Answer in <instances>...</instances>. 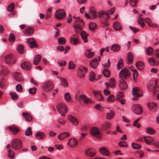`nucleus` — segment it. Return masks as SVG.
<instances>
[{"label": "nucleus", "instance_id": "1", "mask_svg": "<svg viewBox=\"0 0 159 159\" xmlns=\"http://www.w3.org/2000/svg\"><path fill=\"white\" fill-rule=\"evenodd\" d=\"M54 87L53 83L50 81H46L44 82L42 85V89L46 92H50Z\"/></svg>", "mask_w": 159, "mask_h": 159}, {"label": "nucleus", "instance_id": "2", "mask_svg": "<svg viewBox=\"0 0 159 159\" xmlns=\"http://www.w3.org/2000/svg\"><path fill=\"white\" fill-rule=\"evenodd\" d=\"M22 142L17 139H14L11 143V147L15 150H18L22 148Z\"/></svg>", "mask_w": 159, "mask_h": 159}, {"label": "nucleus", "instance_id": "3", "mask_svg": "<svg viewBox=\"0 0 159 159\" xmlns=\"http://www.w3.org/2000/svg\"><path fill=\"white\" fill-rule=\"evenodd\" d=\"M157 80L154 79L150 80L147 84V88L149 91H151L156 89Z\"/></svg>", "mask_w": 159, "mask_h": 159}, {"label": "nucleus", "instance_id": "4", "mask_svg": "<svg viewBox=\"0 0 159 159\" xmlns=\"http://www.w3.org/2000/svg\"><path fill=\"white\" fill-rule=\"evenodd\" d=\"M90 133L92 136L99 139L102 137V134L97 127L92 128L90 130Z\"/></svg>", "mask_w": 159, "mask_h": 159}, {"label": "nucleus", "instance_id": "5", "mask_svg": "<svg viewBox=\"0 0 159 159\" xmlns=\"http://www.w3.org/2000/svg\"><path fill=\"white\" fill-rule=\"evenodd\" d=\"M115 10V8L113 7L111 8L110 10L107 11V12H105L103 11H101L98 12V16L100 18H103V17H104V16L105 15H106V17L107 18H110V16L109 15V14H113L114 12V11Z\"/></svg>", "mask_w": 159, "mask_h": 159}, {"label": "nucleus", "instance_id": "6", "mask_svg": "<svg viewBox=\"0 0 159 159\" xmlns=\"http://www.w3.org/2000/svg\"><path fill=\"white\" fill-rule=\"evenodd\" d=\"M87 70V69L85 67L82 66H80L77 71V76L80 79L83 78Z\"/></svg>", "mask_w": 159, "mask_h": 159}, {"label": "nucleus", "instance_id": "7", "mask_svg": "<svg viewBox=\"0 0 159 159\" xmlns=\"http://www.w3.org/2000/svg\"><path fill=\"white\" fill-rule=\"evenodd\" d=\"M119 75L121 79H126L130 76V73L128 70L125 67L120 71Z\"/></svg>", "mask_w": 159, "mask_h": 159}, {"label": "nucleus", "instance_id": "8", "mask_svg": "<svg viewBox=\"0 0 159 159\" xmlns=\"http://www.w3.org/2000/svg\"><path fill=\"white\" fill-rule=\"evenodd\" d=\"M55 17L57 19H61L64 18L66 16V13L62 9L57 10L55 14Z\"/></svg>", "mask_w": 159, "mask_h": 159}, {"label": "nucleus", "instance_id": "9", "mask_svg": "<svg viewBox=\"0 0 159 159\" xmlns=\"http://www.w3.org/2000/svg\"><path fill=\"white\" fill-rule=\"evenodd\" d=\"M57 106L58 111L60 113H66L67 112L68 109L64 103H59Z\"/></svg>", "mask_w": 159, "mask_h": 159}, {"label": "nucleus", "instance_id": "10", "mask_svg": "<svg viewBox=\"0 0 159 159\" xmlns=\"http://www.w3.org/2000/svg\"><path fill=\"white\" fill-rule=\"evenodd\" d=\"M133 111L136 114L139 115L143 112V109L139 104H134L132 106Z\"/></svg>", "mask_w": 159, "mask_h": 159}, {"label": "nucleus", "instance_id": "11", "mask_svg": "<svg viewBox=\"0 0 159 159\" xmlns=\"http://www.w3.org/2000/svg\"><path fill=\"white\" fill-rule=\"evenodd\" d=\"M132 94L134 96L139 97H141L143 95L142 91L137 87H135L133 88Z\"/></svg>", "mask_w": 159, "mask_h": 159}, {"label": "nucleus", "instance_id": "12", "mask_svg": "<svg viewBox=\"0 0 159 159\" xmlns=\"http://www.w3.org/2000/svg\"><path fill=\"white\" fill-rule=\"evenodd\" d=\"M70 43L75 45L80 43L78 36L75 34L72 35L70 38Z\"/></svg>", "mask_w": 159, "mask_h": 159}, {"label": "nucleus", "instance_id": "13", "mask_svg": "<svg viewBox=\"0 0 159 159\" xmlns=\"http://www.w3.org/2000/svg\"><path fill=\"white\" fill-rule=\"evenodd\" d=\"M6 62L8 64H12L15 62V58L13 56L10 54L5 57Z\"/></svg>", "mask_w": 159, "mask_h": 159}, {"label": "nucleus", "instance_id": "14", "mask_svg": "<svg viewBox=\"0 0 159 159\" xmlns=\"http://www.w3.org/2000/svg\"><path fill=\"white\" fill-rule=\"evenodd\" d=\"M99 151L101 155L103 156H109L110 154V152L109 150L105 147H102L99 148Z\"/></svg>", "mask_w": 159, "mask_h": 159}, {"label": "nucleus", "instance_id": "15", "mask_svg": "<svg viewBox=\"0 0 159 159\" xmlns=\"http://www.w3.org/2000/svg\"><path fill=\"white\" fill-rule=\"evenodd\" d=\"M27 43L30 45V48H37L38 47V45L36 43L35 40L33 38L28 39L27 40Z\"/></svg>", "mask_w": 159, "mask_h": 159}, {"label": "nucleus", "instance_id": "16", "mask_svg": "<svg viewBox=\"0 0 159 159\" xmlns=\"http://www.w3.org/2000/svg\"><path fill=\"white\" fill-rule=\"evenodd\" d=\"M147 107L149 110L155 112L158 109L157 106L154 102H151L147 104Z\"/></svg>", "mask_w": 159, "mask_h": 159}, {"label": "nucleus", "instance_id": "17", "mask_svg": "<svg viewBox=\"0 0 159 159\" xmlns=\"http://www.w3.org/2000/svg\"><path fill=\"white\" fill-rule=\"evenodd\" d=\"M96 151L93 148H89L87 149L85 151L86 155L89 157H93L95 156Z\"/></svg>", "mask_w": 159, "mask_h": 159}, {"label": "nucleus", "instance_id": "18", "mask_svg": "<svg viewBox=\"0 0 159 159\" xmlns=\"http://www.w3.org/2000/svg\"><path fill=\"white\" fill-rule=\"evenodd\" d=\"M13 76L14 79L19 82H22L24 80L21 74L20 73H15Z\"/></svg>", "mask_w": 159, "mask_h": 159}, {"label": "nucleus", "instance_id": "19", "mask_svg": "<svg viewBox=\"0 0 159 159\" xmlns=\"http://www.w3.org/2000/svg\"><path fill=\"white\" fill-rule=\"evenodd\" d=\"M34 32V29L33 27H29L27 28L24 31L25 35L29 36L32 35Z\"/></svg>", "mask_w": 159, "mask_h": 159}, {"label": "nucleus", "instance_id": "20", "mask_svg": "<svg viewBox=\"0 0 159 159\" xmlns=\"http://www.w3.org/2000/svg\"><path fill=\"white\" fill-rule=\"evenodd\" d=\"M93 93L95 95L96 99L100 101L104 100V98L101 93L98 91L93 90Z\"/></svg>", "mask_w": 159, "mask_h": 159}, {"label": "nucleus", "instance_id": "21", "mask_svg": "<svg viewBox=\"0 0 159 159\" xmlns=\"http://www.w3.org/2000/svg\"><path fill=\"white\" fill-rule=\"evenodd\" d=\"M78 144L77 140L74 138L70 139L68 143V145L71 147H75Z\"/></svg>", "mask_w": 159, "mask_h": 159}, {"label": "nucleus", "instance_id": "22", "mask_svg": "<svg viewBox=\"0 0 159 159\" xmlns=\"http://www.w3.org/2000/svg\"><path fill=\"white\" fill-rule=\"evenodd\" d=\"M21 67L24 69L28 70L32 67L31 64L29 62H25L20 65Z\"/></svg>", "mask_w": 159, "mask_h": 159}, {"label": "nucleus", "instance_id": "23", "mask_svg": "<svg viewBox=\"0 0 159 159\" xmlns=\"http://www.w3.org/2000/svg\"><path fill=\"white\" fill-rule=\"evenodd\" d=\"M119 87L121 90H125L127 88V86L126 82L123 79H121L119 80Z\"/></svg>", "mask_w": 159, "mask_h": 159}, {"label": "nucleus", "instance_id": "24", "mask_svg": "<svg viewBox=\"0 0 159 159\" xmlns=\"http://www.w3.org/2000/svg\"><path fill=\"white\" fill-rule=\"evenodd\" d=\"M68 119L73 125L76 126L78 125V121L75 117L69 115L68 116Z\"/></svg>", "mask_w": 159, "mask_h": 159}, {"label": "nucleus", "instance_id": "25", "mask_svg": "<svg viewBox=\"0 0 159 159\" xmlns=\"http://www.w3.org/2000/svg\"><path fill=\"white\" fill-rule=\"evenodd\" d=\"M113 28L116 31H119L122 29V26L118 22H114L113 25Z\"/></svg>", "mask_w": 159, "mask_h": 159}, {"label": "nucleus", "instance_id": "26", "mask_svg": "<svg viewBox=\"0 0 159 159\" xmlns=\"http://www.w3.org/2000/svg\"><path fill=\"white\" fill-rule=\"evenodd\" d=\"M81 36L84 42L86 43L88 42V40L87 37L89 35V34L86 33L85 31H82L80 33Z\"/></svg>", "mask_w": 159, "mask_h": 159}, {"label": "nucleus", "instance_id": "27", "mask_svg": "<svg viewBox=\"0 0 159 159\" xmlns=\"http://www.w3.org/2000/svg\"><path fill=\"white\" fill-rule=\"evenodd\" d=\"M98 65V62L96 58L93 59L90 62V66L93 69H96Z\"/></svg>", "mask_w": 159, "mask_h": 159}, {"label": "nucleus", "instance_id": "28", "mask_svg": "<svg viewBox=\"0 0 159 159\" xmlns=\"http://www.w3.org/2000/svg\"><path fill=\"white\" fill-rule=\"evenodd\" d=\"M8 128L14 134H16L19 131V129L14 125L9 126L8 127Z\"/></svg>", "mask_w": 159, "mask_h": 159}, {"label": "nucleus", "instance_id": "29", "mask_svg": "<svg viewBox=\"0 0 159 159\" xmlns=\"http://www.w3.org/2000/svg\"><path fill=\"white\" fill-rule=\"evenodd\" d=\"M128 63L131 64L133 61L134 56L132 53L131 52H129L127 54Z\"/></svg>", "mask_w": 159, "mask_h": 159}, {"label": "nucleus", "instance_id": "30", "mask_svg": "<svg viewBox=\"0 0 159 159\" xmlns=\"http://www.w3.org/2000/svg\"><path fill=\"white\" fill-rule=\"evenodd\" d=\"M94 55V53L93 52H92L91 50L87 49L85 51V56L89 58H91L93 57Z\"/></svg>", "mask_w": 159, "mask_h": 159}, {"label": "nucleus", "instance_id": "31", "mask_svg": "<svg viewBox=\"0 0 159 159\" xmlns=\"http://www.w3.org/2000/svg\"><path fill=\"white\" fill-rule=\"evenodd\" d=\"M146 143L148 144H151L153 143V139L152 137L149 136H144L143 137Z\"/></svg>", "mask_w": 159, "mask_h": 159}, {"label": "nucleus", "instance_id": "32", "mask_svg": "<svg viewBox=\"0 0 159 159\" xmlns=\"http://www.w3.org/2000/svg\"><path fill=\"white\" fill-rule=\"evenodd\" d=\"M144 65V63L141 61H139L135 64V66L137 68L140 70H142L143 69Z\"/></svg>", "mask_w": 159, "mask_h": 159}, {"label": "nucleus", "instance_id": "33", "mask_svg": "<svg viewBox=\"0 0 159 159\" xmlns=\"http://www.w3.org/2000/svg\"><path fill=\"white\" fill-rule=\"evenodd\" d=\"M69 135V134L68 132H64L59 135L58 136V138L60 140H62L68 136Z\"/></svg>", "mask_w": 159, "mask_h": 159}, {"label": "nucleus", "instance_id": "34", "mask_svg": "<svg viewBox=\"0 0 159 159\" xmlns=\"http://www.w3.org/2000/svg\"><path fill=\"white\" fill-rule=\"evenodd\" d=\"M115 112L112 111H110L109 112L107 113L106 118L108 120H111L113 118L115 115Z\"/></svg>", "mask_w": 159, "mask_h": 159}, {"label": "nucleus", "instance_id": "35", "mask_svg": "<svg viewBox=\"0 0 159 159\" xmlns=\"http://www.w3.org/2000/svg\"><path fill=\"white\" fill-rule=\"evenodd\" d=\"M111 48L113 52H116L120 50V47L119 45L115 44L112 45Z\"/></svg>", "mask_w": 159, "mask_h": 159}, {"label": "nucleus", "instance_id": "36", "mask_svg": "<svg viewBox=\"0 0 159 159\" xmlns=\"http://www.w3.org/2000/svg\"><path fill=\"white\" fill-rule=\"evenodd\" d=\"M60 80L61 81L60 85L64 87H67L68 86V84L66 79L61 78Z\"/></svg>", "mask_w": 159, "mask_h": 159}, {"label": "nucleus", "instance_id": "37", "mask_svg": "<svg viewBox=\"0 0 159 159\" xmlns=\"http://www.w3.org/2000/svg\"><path fill=\"white\" fill-rule=\"evenodd\" d=\"M41 56L37 55L34 57L33 61V64L35 65H37L41 59Z\"/></svg>", "mask_w": 159, "mask_h": 159}, {"label": "nucleus", "instance_id": "38", "mask_svg": "<svg viewBox=\"0 0 159 159\" xmlns=\"http://www.w3.org/2000/svg\"><path fill=\"white\" fill-rule=\"evenodd\" d=\"M45 134L41 132H39L36 134L37 139L39 140L43 139L45 137Z\"/></svg>", "mask_w": 159, "mask_h": 159}, {"label": "nucleus", "instance_id": "39", "mask_svg": "<svg viewBox=\"0 0 159 159\" xmlns=\"http://www.w3.org/2000/svg\"><path fill=\"white\" fill-rule=\"evenodd\" d=\"M22 115L27 121H30L32 120V116L28 113L24 112L22 114Z\"/></svg>", "mask_w": 159, "mask_h": 159}, {"label": "nucleus", "instance_id": "40", "mask_svg": "<svg viewBox=\"0 0 159 159\" xmlns=\"http://www.w3.org/2000/svg\"><path fill=\"white\" fill-rule=\"evenodd\" d=\"M17 52L20 54H22L24 52V46L22 45H18L17 48Z\"/></svg>", "mask_w": 159, "mask_h": 159}, {"label": "nucleus", "instance_id": "41", "mask_svg": "<svg viewBox=\"0 0 159 159\" xmlns=\"http://www.w3.org/2000/svg\"><path fill=\"white\" fill-rule=\"evenodd\" d=\"M144 21L147 23L149 27H153L154 25L151 20L149 18H146L145 19Z\"/></svg>", "mask_w": 159, "mask_h": 159}, {"label": "nucleus", "instance_id": "42", "mask_svg": "<svg viewBox=\"0 0 159 159\" xmlns=\"http://www.w3.org/2000/svg\"><path fill=\"white\" fill-rule=\"evenodd\" d=\"M116 81L114 78H111L109 80V84L110 86L112 88H114L116 86Z\"/></svg>", "mask_w": 159, "mask_h": 159}, {"label": "nucleus", "instance_id": "43", "mask_svg": "<svg viewBox=\"0 0 159 159\" xmlns=\"http://www.w3.org/2000/svg\"><path fill=\"white\" fill-rule=\"evenodd\" d=\"M64 98L66 101L70 102L71 100V97L69 93H67L65 94Z\"/></svg>", "mask_w": 159, "mask_h": 159}, {"label": "nucleus", "instance_id": "44", "mask_svg": "<svg viewBox=\"0 0 159 159\" xmlns=\"http://www.w3.org/2000/svg\"><path fill=\"white\" fill-rule=\"evenodd\" d=\"M102 73L106 77H108L110 75V71L106 69H104L102 70Z\"/></svg>", "mask_w": 159, "mask_h": 159}, {"label": "nucleus", "instance_id": "45", "mask_svg": "<svg viewBox=\"0 0 159 159\" xmlns=\"http://www.w3.org/2000/svg\"><path fill=\"white\" fill-rule=\"evenodd\" d=\"M96 24L94 22L90 23L89 25V28L91 31L94 30L96 28Z\"/></svg>", "mask_w": 159, "mask_h": 159}, {"label": "nucleus", "instance_id": "46", "mask_svg": "<svg viewBox=\"0 0 159 159\" xmlns=\"http://www.w3.org/2000/svg\"><path fill=\"white\" fill-rule=\"evenodd\" d=\"M10 94L12 100H16L18 99V96L16 93L11 92L10 93Z\"/></svg>", "mask_w": 159, "mask_h": 159}, {"label": "nucleus", "instance_id": "47", "mask_svg": "<svg viewBox=\"0 0 159 159\" xmlns=\"http://www.w3.org/2000/svg\"><path fill=\"white\" fill-rule=\"evenodd\" d=\"M144 20L143 18L140 17L138 20L139 24L141 26L142 28L144 27L145 24L144 22Z\"/></svg>", "mask_w": 159, "mask_h": 159}, {"label": "nucleus", "instance_id": "48", "mask_svg": "<svg viewBox=\"0 0 159 159\" xmlns=\"http://www.w3.org/2000/svg\"><path fill=\"white\" fill-rule=\"evenodd\" d=\"M124 66V64L122 62V60L120 59V60L118 61L117 65V69L119 70Z\"/></svg>", "mask_w": 159, "mask_h": 159}, {"label": "nucleus", "instance_id": "49", "mask_svg": "<svg viewBox=\"0 0 159 159\" xmlns=\"http://www.w3.org/2000/svg\"><path fill=\"white\" fill-rule=\"evenodd\" d=\"M115 99L114 96L113 94H111L108 97L107 100L108 102H112L115 101Z\"/></svg>", "mask_w": 159, "mask_h": 159}, {"label": "nucleus", "instance_id": "50", "mask_svg": "<svg viewBox=\"0 0 159 159\" xmlns=\"http://www.w3.org/2000/svg\"><path fill=\"white\" fill-rule=\"evenodd\" d=\"M153 51V49L152 48L149 47L147 48L145 50L146 53L148 55H152Z\"/></svg>", "mask_w": 159, "mask_h": 159}, {"label": "nucleus", "instance_id": "51", "mask_svg": "<svg viewBox=\"0 0 159 159\" xmlns=\"http://www.w3.org/2000/svg\"><path fill=\"white\" fill-rule=\"evenodd\" d=\"M89 77L90 80L91 81H93L95 80V75L93 72H90L89 75Z\"/></svg>", "mask_w": 159, "mask_h": 159}, {"label": "nucleus", "instance_id": "52", "mask_svg": "<svg viewBox=\"0 0 159 159\" xmlns=\"http://www.w3.org/2000/svg\"><path fill=\"white\" fill-rule=\"evenodd\" d=\"M25 134L26 136H30L32 134V132L30 127H29L25 130Z\"/></svg>", "mask_w": 159, "mask_h": 159}, {"label": "nucleus", "instance_id": "53", "mask_svg": "<svg viewBox=\"0 0 159 159\" xmlns=\"http://www.w3.org/2000/svg\"><path fill=\"white\" fill-rule=\"evenodd\" d=\"M8 156L11 159H13L14 157V153L11 149H9L8 151Z\"/></svg>", "mask_w": 159, "mask_h": 159}, {"label": "nucleus", "instance_id": "54", "mask_svg": "<svg viewBox=\"0 0 159 159\" xmlns=\"http://www.w3.org/2000/svg\"><path fill=\"white\" fill-rule=\"evenodd\" d=\"M58 42L60 44L63 45L66 43V40L64 38L61 37L58 39Z\"/></svg>", "mask_w": 159, "mask_h": 159}, {"label": "nucleus", "instance_id": "55", "mask_svg": "<svg viewBox=\"0 0 159 159\" xmlns=\"http://www.w3.org/2000/svg\"><path fill=\"white\" fill-rule=\"evenodd\" d=\"M146 131L148 134H155V131L153 130L152 128L149 127L146 129Z\"/></svg>", "mask_w": 159, "mask_h": 159}, {"label": "nucleus", "instance_id": "56", "mask_svg": "<svg viewBox=\"0 0 159 159\" xmlns=\"http://www.w3.org/2000/svg\"><path fill=\"white\" fill-rule=\"evenodd\" d=\"M14 8V4L13 3H12L8 6L7 10L9 12H11L13 10Z\"/></svg>", "mask_w": 159, "mask_h": 159}, {"label": "nucleus", "instance_id": "57", "mask_svg": "<svg viewBox=\"0 0 159 159\" xmlns=\"http://www.w3.org/2000/svg\"><path fill=\"white\" fill-rule=\"evenodd\" d=\"M132 146L134 149H138L141 148V147L140 145L134 143H132Z\"/></svg>", "mask_w": 159, "mask_h": 159}, {"label": "nucleus", "instance_id": "58", "mask_svg": "<svg viewBox=\"0 0 159 159\" xmlns=\"http://www.w3.org/2000/svg\"><path fill=\"white\" fill-rule=\"evenodd\" d=\"M90 12L92 15V17L91 18L92 19H94L97 17V13L94 10H90Z\"/></svg>", "mask_w": 159, "mask_h": 159}, {"label": "nucleus", "instance_id": "59", "mask_svg": "<svg viewBox=\"0 0 159 159\" xmlns=\"http://www.w3.org/2000/svg\"><path fill=\"white\" fill-rule=\"evenodd\" d=\"M148 62L151 65L153 66H158L155 61L152 58H150L148 59Z\"/></svg>", "mask_w": 159, "mask_h": 159}, {"label": "nucleus", "instance_id": "60", "mask_svg": "<svg viewBox=\"0 0 159 159\" xmlns=\"http://www.w3.org/2000/svg\"><path fill=\"white\" fill-rule=\"evenodd\" d=\"M119 145L121 147H127L128 146V144L126 142L124 141H120L119 143Z\"/></svg>", "mask_w": 159, "mask_h": 159}, {"label": "nucleus", "instance_id": "61", "mask_svg": "<svg viewBox=\"0 0 159 159\" xmlns=\"http://www.w3.org/2000/svg\"><path fill=\"white\" fill-rule=\"evenodd\" d=\"M75 65L74 63L71 61H69V63L68 68L69 69H73L75 68Z\"/></svg>", "mask_w": 159, "mask_h": 159}, {"label": "nucleus", "instance_id": "62", "mask_svg": "<svg viewBox=\"0 0 159 159\" xmlns=\"http://www.w3.org/2000/svg\"><path fill=\"white\" fill-rule=\"evenodd\" d=\"M103 127L105 129H107L109 128L111 126V124L110 123L105 122L103 125Z\"/></svg>", "mask_w": 159, "mask_h": 159}, {"label": "nucleus", "instance_id": "63", "mask_svg": "<svg viewBox=\"0 0 159 159\" xmlns=\"http://www.w3.org/2000/svg\"><path fill=\"white\" fill-rule=\"evenodd\" d=\"M15 40V37L14 35L13 34H11L9 35V40L10 42H13Z\"/></svg>", "mask_w": 159, "mask_h": 159}, {"label": "nucleus", "instance_id": "64", "mask_svg": "<svg viewBox=\"0 0 159 159\" xmlns=\"http://www.w3.org/2000/svg\"><path fill=\"white\" fill-rule=\"evenodd\" d=\"M137 0H130L129 3L132 7H134L137 6Z\"/></svg>", "mask_w": 159, "mask_h": 159}]
</instances>
